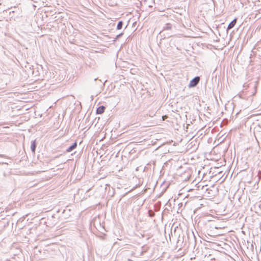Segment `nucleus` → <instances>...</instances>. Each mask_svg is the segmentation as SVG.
Wrapping results in <instances>:
<instances>
[{"label":"nucleus","instance_id":"obj_3","mask_svg":"<svg viewBox=\"0 0 261 261\" xmlns=\"http://www.w3.org/2000/svg\"><path fill=\"white\" fill-rule=\"evenodd\" d=\"M236 22H237V19L235 18L229 23L227 29L230 30V29H232V28H233L234 27L235 24H236Z\"/></svg>","mask_w":261,"mask_h":261},{"label":"nucleus","instance_id":"obj_8","mask_svg":"<svg viewBox=\"0 0 261 261\" xmlns=\"http://www.w3.org/2000/svg\"><path fill=\"white\" fill-rule=\"evenodd\" d=\"M123 35V33H120L116 36L115 40L118 39L120 37H121Z\"/></svg>","mask_w":261,"mask_h":261},{"label":"nucleus","instance_id":"obj_5","mask_svg":"<svg viewBox=\"0 0 261 261\" xmlns=\"http://www.w3.org/2000/svg\"><path fill=\"white\" fill-rule=\"evenodd\" d=\"M36 147V142H35V140H34V141H32L31 146V150L33 153L35 152Z\"/></svg>","mask_w":261,"mask_h":261},{"label":"nucleus","instance_id":"obj_1","mask_svg":"<svg viewBox=\"0 0 261 261\" xmlns=\"http://www.w3.org/2000/svg\"><path fill=\"white\" fill-rule=\"evenodd\" d=\"M200 78L199 76H196L193 78L190 82L189 87H195L199 82Z\"/></svg>","mask_w":261,"mask_h":261},{"label":"nucleus","instance_id":"obj_2","mask_svg":"<svg viewBox=\"0 0 261 261\" xmlns=\"http://www.w3.org/2000/svg\"><path fill=\"white\" fill-rule=\"evenodd\" d=\"M105 110V107L103 106H101L97 108L96 113L97 114H101L104 112Z\"/></svg>","mask_w":261,"mask_h":261},{"label":"nucleus","instance_id":"obj_6","mask_svg":"<svg viewBox=\"0 0 261 261\" xmlns=\"http://www.w3.org/2000/svg\"><path fill=\"white\" fill-rule=\"evenodd\" d=\"M172 28V25L170 23L166 24L165 26L164 27L163 31L165 30H170Z\"/></svg>","mask_w":261,"mask_h":261},{"label":"nucleus","instance_id":"obj_7","mask_svg":"<svg viewBox=\"0 0 261 261\" xmlns=\"http://www.w3.org/2000/svg\"><path fill=\"white\" fill-rule=\"evenodd\" d=\"M123 26V22L122 21H120L118 22L117 25V29L118 30H120L122 29Z\"/></svg>","mask_w":261,"mask_h":261},{"label":"nucleus","instance_id":"obj_9","mask_svg":"<svg viewBox=\"0 0 261 261\" xmlns=\"http://www.w3.org/2000/svg\"><path fill=\"white\" fill-rule=\"evenodd\" d=\"M31 72H32V74H33L34 71L32 70V71H31Z\"/></svg>","mask_w":261,"mask_h":261},{"label":"nucleus","instance_id":"obj_4","mask_svg":"<svg viewBox=\"0 0 261 261\" xmlns=\"http://www.w3.org/2000/svg\"><path fill=\"white\" fill-rule=\"evenodd\" d=\"M77 146V143L76 142H74L72 145L69 146L67 149L66 151L68 152H71L72 150H73L74 149H75Z\"/></svg>","mask_w":261,"mask_h":261}]
</instances>
